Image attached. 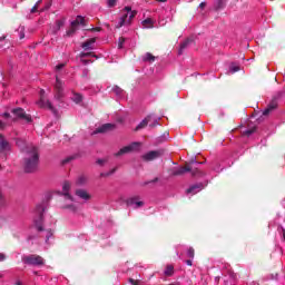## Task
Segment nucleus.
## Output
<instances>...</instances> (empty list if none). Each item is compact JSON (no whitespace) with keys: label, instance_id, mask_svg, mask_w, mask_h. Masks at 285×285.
I'll return each instance as SVG.
<instances>
[{"label":"nucleus","instance_id":"obj_22","mask_svg":"<svg viewBox=\"0 0 285 285\" xmlns=\"http://www.w3.org/2000/svg\"><path fill=\"white\" fill-rule=\"evenodd\" d=\"M88 184V178L83 175L78 176L76 179V186H86Z\"/></svg>","mask_w":285,"mask_h":285},{"label":"nucleus","instance_id":"obj_41","mask_svg":"<svg viewBox=\"0 0 285 285\" xmlns=\"http://www.w3.org/2000/svg\"><path fill=\"white\" fill-rule=\"evenodd\" d=\"M82 77H88V69H85V70L82 71Z\"/></svg>","mask_w":285,"mask_h":285},{"label":"nucleus","instance_id":"obj_23","mask_svg":"<svg viewBox=\"0 0 285 285\" xmlns=\"http://www.w3.org/2000/svg\"><path fill=\"white\" fill-rule=\"evenodd\" d=\"M63 23H66V21L62 20H57L55 27L52 28V32L57 33L59 32V30H61V28H63Z\"/></svg>","mask_w":285,"mask_h":285},{"label":"nucleus","instance_id":"obj_39","mask_svg":"<svg viewBox=\"0 0 285 285\" xmlns=\"http://www.w3.org/2000/svg\"><path fill=\"white\" fill-rule=\"evenodd\" d=\"M8 259V256L4 253H0V262H6Z\"/></svg>","mask_w":285,"mask_h":285},{"label":"nucleus","instance_id":"obj_1","mask_svg":"<svg viewBox=\"0 0 285 285\" xmlns=\"http://www.w3.org/2000/svg\"><path fill=\"white\" fill-rule=\"evenodd\" d=\"M71 186L72 185L68 180L62 184V195L65 197V203L62 204L61 208H63V210H69V213H77V210H79V204L77 200H75V197L70 195Z\"/></svg>","mask_w":285,"mask_h":285},{"label":"nucleus","instance_id":"obj_42","mask_svg":"<svg viewBox=\"0 0 285 285\" xmlns=\"http://www.w3.org/2000/svg\"><path fill=\"white\" fill-rule=\"evenodd\" d=\"M217 6H218V8H222V7L224 6V2H223L222 0H219V1L217 2Z\"/></svg>","mask_w":285,"mask_h":285},{"label":"nucleus","instance_id":"obj_16","mask_svg":"<svg viewBox=\"0 0 285 285\" xmlns=\"http://www.w3.org/2000/svg\"><path fill=\"white\" fill-rule=\"evenodd\" d=\"M158 157H161V151L154 150V151H148L147 154H145L142 156V159L145 161H153L154 159H158Z\"/></svg>","mask_w":285,"mask_h":285},{"label":"nucleus","instance_id":"obj_36","mask_svg":"<svg viewBox=\"0 0 285 285\" xmlns=\"http://www.w3.org/2000/svg\"><path fill=\"white\" fill-rule=\"evenodd\" d=\"M125 41H126V39H124V38H120V39L118 40V48H119V49L124 48Z\"/></svg>","mask_w":285,"mask_h":285},{"label":"nucleus","instance_id":"obj_52","mask_svg":"<svg viewBox=\"0 0 285 285\" xmlns=\"http://www.w3.org/2000/svg\"><path fill=\"white\" fill-rule=\"evenodd\" d=\"M3 39H6V37H1V38H0V41H3Z\"/></svg>","mask_w":285,"mask_h":285},{"label":"nucleus","instance_id":"obj_37","mask_svg":"<svg viewBox=\"0 0 285 285\" xmlns=\"http://www.w3.org/2000/svg\"><path fill=\"white\" fill-rule=\"evenodd\" d=\"M253 132H255V128L254 129H247L244 131V135H246L247 137H250V135H253Z\"/></svg>","mask_w":285,"mask_h":285},{"label":"nucleus","instance_id":"obj_17","mask_svg":"<svg viewBox=\"0 0 285 285\" xmlns=\"http://www.w3.org/2000/svg\"><path fill=\"white\" fill-rule=\"evenodd\" d=\"M76 197L82 199V202H88L90 199V195L86 189H77Z\"/></svg>","mask_w":285,"mask_h":285},{"label":"nucleus","instance_id":"obj_15","mask_svg":"<svg viewBox=\"0 0 285 285\" xmlns=\"http://www.w3.org/2000/svg\"><path fill=\"white\" fill-rule=\"evenodd\" d=\"M0 117H3V119H4V120H0V130H3V128H6V126H10V124H12V121H14V118H12V116H10L9 112L0 114Z\"/></svg>","mask_w":285,"mask_h":285},{"label":"nucleus","instance_id":"obj_55","mask_svg":"<svg viewBox=\"0 0 285 285\" xmlns=\"http://www.w3.org/2000/svg\"><path fill=\"white\" fill-rule=\"evenodd\" d=\"M1 197H2V195H1V193H0V199H1Z\"/></svg>","mask_w":285,"mask_h":285},{"label":"nucleus","instance_id":"obj_4","mask_svg":"<svg viewBox=\"0 0 285 285\" xmlns=\"http://www.w3.org/2000/svg\"><path fill=\"white\" fill-rule=\"evenodd\" d=\"M43 213H46V203H40L33 210V224L38 230H43L41 222H43Z\"/></svg>","mask_w":285,"mask_h":285},{"label":"nucleus","instance_id":"obj_31","mask_svg":"<svg viewBox=\"0 0 285 285\" xmlns=\"http://www.w3.org/2000/svg\"><path fill=\"white\" fill-rule=\"evenodd\" d=\"M112 92H115V95H117V97H122V95H124V90L119 87H114Z\"/></svg>","mask_w":285,"mask_h":285},{"label":"nucleus","instance_id":"obj_30","mask_svg":"<svg viewBox=\"0 0 285 285\" xmlns=\"http://www.w3.org/2000/svg\"><path fill=\"white\" fill-rule=\"evenodd\" d=\"M71 99H72V101H75V104H81L83 97L81 96V94H73Z\"/></svg>","mask_w":285,"mask_h":285},{"label":"nucleus","instance_id":"obj_46","mask_svg":"<svg viewBox=\"0 0 285 285\" xmlns=\"http://www.w3.org/2000/svg\"><path fill=\"white\" fill-rule=\"evenodd\" d=\"M129 282L134 285H137V282H135V279L130 278Z\"/></svg>","mask_w":285,"mask_h":285},{"label":"nucleus","instance_id":"obj_9","mask_svg":"<svg viewBox=\"0 0 285 285\" xmlns=\"http://www.w3.org/2000/svg\"><path fill=\"white\" fill-rule=\"evenodd\" d=\"M139 148H141V142H131L130 145L122 147L116 154V157H121V155H128V153H137Z\"/></svg>","mask_w":285,"mask_h":285},{"label":"nucleus","instance_id":"obj_51","mask_svg":"<svg viewBox=\"0 0 285 285\" xmlns=\"http://www.w3.org/2000/svg\"><path fill=\"white\" fill-rule=\"evenodd\" d=\"M26 37V35L21 33L20 35V39H23Z\"/></svg>","mask_w":285,"mask_h":285},{"label":"nucleus","instance_id":"obj_32","mask_svg":"<svg viewBox=\"0 0 285 285\" xmlns=\"http://www.w3.org/2000/svg\"><path fill=\"white\" fill-rule=\"evenodd\" d=\"M187 257H189L190 259H195V248L189 247L187 249Z\"/></svg>","mask_w":285,"mask_h":285},{"label":"nucleus","instance_id":"obj_43","mask_svg":"<svg viewBox=\"0 0 285 285\" xmlns=\"http://www.w3.org/2000/svg\"><path fill=\"white\" fill-rule=\"evenodd\" d=\"M186 264H187V266H193V261L188 259V261H186Z\"/></svg>","mask_w":285,"mask_h":285},{"label":"nucleus","instance_id":"obj_2","mask_svg":"<svg viewBox=\"0 0 285 285\" xmlns=\"http://www.w3.org/2000/svg\"><path fill=\"white\" fill-rule=\"evenodd\" d=\"M26 154L24 170L26 173H35L37 166H39V151L37 150V147L30 145L27 147Z\"/></svg>","mask_w":285,"mask_h":285},{"label":"nucleus","instance_id":"obj_24","mask_svg":"<svg viewBox=\"0 0 285 285\" xmlns=\"http://www.w3.org/2000/svg\"><path fill=\"white\" fill-rule=\"evenodd\" d=\"M239 70H240L239 65H237V62H232L229 65L228 75H235V72H239Z\"/></svg>","mask_w":285,"mask_h":285},{"label":"nucleus","instance_id":"obj_13","mask_svg":"<svg viewBox=\"0 0 285 285\" xmlns=\"http://www.w3.org/2000/svg\"><path fill=\"white\" fill-rule=\"evenodd\" d=\"M77 26H86V18L81 17V16H77V18L75 19V21L71 22V30L67 31L68 37H70V35H72V32H75V30H77Z\"/></svg>","mask_w":285,"mask_h":285},{"label":"nucleus","instance_id":"obj_35","mask_svg":"<svg viewBox=\"0 0 285 285\" xmlns=\"http://www.w3.org/2000/svg\"><path fill=\"white\" fill-rule=\"evenodd\" d=\"M39 3H41V0H39L33 8L31 9V13L35 14V12H37V10H39Z\"/></svg>","mask_w":285,"mask_h":285},{"label":"nucleus","instance_id":"obj_38","mask_svg":"<svg viewBox=\"0 0 285 285\" xmlns=\"http://www.w3.org/2000/svg\"><path fill=\"white\" fill-rule=\"evenodd\" d=\"M50 237H52V229L47 230V233H46V242H48V239H50Z\"/></svg>","mask_w":285,"mask_h":285},{"label":"nucleus","instance_id":"obj_33","mask_svg":"<svg viewBox=\"0 0 285 285\" xmlns=\"http://www.w3.org/2000/svg\"><path fill=\"white\" fill-rule=\"evenodd\" d=\"M107 6L108 8H115L117 6V0H108Z\"/></svg>","mask_w":285,"mask_h":285},{"label":"nucleus","instance_id":"obj_25","mask_svg":"<svg viewBox=\"0 0 285 285\" xmlns=\"http://www.w3.org/2000/svg\"><path fill=\"white\" fill-rule=\"evenodd\" d=\"M193 40L191 39H187L185 40L181 45L180 48L178 50V55H184V50H186V48H188V46L190 45Z\"/></svg>","mask_w":285,"mask_h":285},{"label":"nucleus","instance_id":"obj_48","mask_svg":"<svg viewBox=\"0 0 285 285\" xmlns=\"http://www.w3.org/2000/svg\"><path fill=\"white\" fill-rule=\"evenodd\" d=\"M68 161H70V158L65 159L63 164H68Z\"/></svg>","mask_w":285,"mask_h":285},{"label":"nucleus","instance_id":"obj_10","mask_svg":"<svg viewBox=\"0 0 285 285\" xmlns=\"http://www.w3.org/2000/svg\"><path fill=\"white\" fill-rule=\"evenodd\" d=\"M65 92H63V81H61V79H59V77H56V83H55V99L56 101H61V99H63L65 97Z\"/></svg>","mask_w":285,"mask_h":285},{"label":"nucleus","instance_id":"obj_34","mask_svg":"<svg viewBox=\"0 0 285 285\" xmlns=\"http://www.w3.org/2000/svg\"><path fill=\"white\" fill-rule=\"evenodd\" d=\"M108 159L106 158H99L96 163L98 164V166H104L105 164H107Z\"/></svg>","mask_w":285,"mask_h":285},{"label":"nucleus","instance_id":"obj_45","mask_svg":"<svg viewBox=\"0 0 285 285\" xmlns=\"http://www.w3.org/2000/svg\"><path fill=\"white\" fill-rule=\"evenodd\" d=\"M189 164H202V163H197L196 159H191Z\"/></svg>","mask_w":285,"mask_h":285},{"label":"nucleus","instance_id":"obj_7","mask_svg":"<svg viewBox=\"0 0 285 285\" xmlns=\"http://www.w3.org/2000/svg\"><path fill=\"white\" fill-rule=\"evenodd\" d=\"M38 106H40V108L51 110V112L57 117V109H55L50 100L46 99V91L43 89L40 90V100L38 101Z\"/></svg>","mask_w":285,"mask_h":285},{"label":"nucleus","instance_id":"obj_8","mask_svg":"<svg viewBox=\"0 0 285 285\" xmlns=\"http://www.w3.org/2000/svg\"><path fill=\"white\" fill-rule=\"evenodd\" d=\"M23 264H28L29 266H43V258L39 255H29L22 257Z\"/></svg>","mask_w":285,"mask_h":285},{"label":"nucleus","instance_id":"obj_6","mask_svg":"<svg viewBox=\"0 0 285 285\" xmlns=\"http://www.w3.org/2000/svg\"><path fill=\"white\" fill-rule=\"evenodd\" d=\"M146 126H149L150 128L159 126V118L147 116L142 121L139 122L135 130H142V128H146Z\"/></svg>","mask_w":285,"mask_h":285},{"label":"nucleus","instance_id":"obj_53","mask_svg":"<svg viewBox=\"0 0 285 285\" xmlns=\"http://www.w3.org/2000/svg\"><path fill=\"white\" fill-rule=\"evenodd\" d=\"M214 170H215L216 173H219V169H217V168H214Z\"/></svg>","mask_w":285,"mask_h":285},{"label":"nucleus","instance_id":"obj_12","mask_svg":"<svg viewBox=\"0 0 285 285\" xmlns=\"http://www.w3.org/2000/svg\"><path fill=\"white\" fill-rule=\"evenodd\" d=\"M207 186H208V181H206L205 184H203V183L195 184L186 190V194L187 195H197V193H202V190H204L205 187H207Z\"/></svg>","mask_w":285,"mask_h":285},{"label":"nucleus","instance_id":"obj_28","mask_svg":"<svg viewBox=\"0 0 285 285\" xmlns=\"http://www.w3.org/2000/svg\"><path fill=\"white\" fill-rule=\"evenodd\" d=\"M142 61H149V63H153L155 61V56L151 53L147 52L142 56Z\"/></svg>","mask_w":285,"mask_h":285},{"label":"nucleus","instance_id":"obj_18","mask_svg":"<svg viewBox=\"0 0 285 285\" xmlns=\"http://www.w3.org/2000/svg\"><path fill=\"white\" fill-rule=\"evenodd\" d=\"M7 150H10V142L6 140L3 135H0V153H6Z\"/></svg>","mask_w":285,"mask_h":285},{"label":"nucleus","instance_id":"obj_20","mask_svg":"<svg viewBox=\"0 0 285 285\" xmlns=\"http://www.w3.org/2000/svg\"><path fill=\"white\" fill-rule=\"evenodd\" d=\"M141 26L142 28H155V20H153V18H147L145 20L141 21Z\"/></svg>","mask_w":285,"mask_h":285},{"label":"nucleus","instance_id":"obj_14","mask_svg":"<svg viewBox=\"0 0 285 285\" xmlns=\"http://www.w3.org/2000/svg\"><path fill=\"white\" fill-rule=\"evenodd\" d=\"M116 125L115 124H105L101 125L100 127L96 128V130L92 132V135H99V134H106L110 132L111 130H115Z\"/></svg>","mask_w":285,"mask_h":285},{"label":"nucleus","instance_id":"obj_21","mask_svg":"<svg viewBox=\"0 0 285 285\" xmlns=\"http://www.w3.org/2000/svg\"><path fill=\"white\" fill-rule=\"evenodd\" d=\"M91 56L92 53L90 52L80 53L81 63H83V66H88V63H92V61L86 59V57H91ZM92 57H97V56H92Z\"/></svg>","mask_w":285,"mask_h":285},{"label":"nucleus","instance_id":"obj_50","mask_svg":"<svg viewBox=\"0 0 285 285\" xmlns=\"http://www.w3.org/2000/svg\"><path fill=\"white\" fill-rule=\"evenodd\" d=\"M283 239L285 242V229H283Z\"/></svg>","mask_w":285,"mask_h":285},{"label":"nucleus","instance_id":"obj_19","mask_svg":"<svg viewBox=\"0 0 285 285\" xmlns=\"http://www.w3.org/2000/svg\"><path fill=\"white\" fill-rule=\"evenodd\" d=\"M128 206H131V208H141L144 202L139 200V198H130L128 200Z\"/></svg>","mask_w":285,"mask_h":285},{"label":"nucleus","instance_id":"obj_5","mask_svg":"<svg viewBox=\"0 0 285 285\" xmlns=\"http://www.w3.org/2000/svg\"><path fill=\"white\" fill-rule=\"evenodd\" d=\"M186 173H191L193 177H204L206 175L205 173L200 171L198 168H193V167H180L177 169H173L171 176L173 177H179L181 175H186Z\"/></svg>","mask_w":285,"mask_h":285},{"label":"nucleus","instance_id":"obj_44","mask_svg":"<svg viewBox=\"0 0 285 285\" xmlns=\"http://www.w3.org/2000/svg\"><path fill=\"white\" fill-rule=\"evenodd\" d=\"M199 8H202V9L206 8V2H202V3L199 4Z\"/></svg>","mask_w":285,"mask_h":285},{"label":"nucleus","instance_id":"obj_49","mask_svg":"<svg viewBox=\"0 0 285 285\" xmlns=\"http://www.w3.org/2000/svg\"><path fill=\"white\" fill-rule=\"evenodd\" d=\"M160 3H166L168 0H158Z\"/></svg>","mask_w":285,"mask_h":285},{"label":"nucleus","instance_id":"obj_3","mask_svg":"<svg viewBox=\"0 0 285 285\" xmlns=\"http://www.w3.org/2000/svg\"><path fill=\"white\" fill-rule=\"evenodd\" d=\"M134 17H137V11L132 10L130 7H125L121 10V17L116 24V28H124V26H130V21H132Z\"/></svg>","mask_w":285,"mask_h":285},{"label":"nucleus","instance_id":"obj_27","mask_svg":"<svg viewBox=\"0 0 285 285\" xmlns=\"http://www.w3.org/2000/svg\"><path fill=\"white\" fill-rule=\"evenodd\" d=\"M275 107H276L275 102H271L268 105V107L263 111V116L266 117V116L271 115V111L275 110Z\"/></svg>","mask_w":285,"mask_h":285},{"label":"nucleus","instance_id":"obj_26","mask_svg":"<svg viewBox=\"0 0 285 285\" xmlns=\"http://www.w3.org/2000/svg\"><path fill=\"white\" fill-rule=\"evenodd\" d=\"M95 43V38L88 40L87 42L82 43L83 50H92V45Z\"/></svg>","mask_w":285,"mask_h":285},{"label":"nucleus","instance_id":"obj_11","mask_svg":"<svg viewBox=\"0 0 285 285\" xmlns=\"http://www.w3.org/2000/svg\"><path fill=\"white\" fill-rule=\"evenodd\" d=\"M12 115L16 116V119H23L28 124H30V121H32V117H30V115L26 114V111L21 108L12 109Z\"/></svg>","mask_w":285,"mask_h":285},{"label":"nucleus","instance_id":"obj_54","mask_svg":"<svg viewBox=\"0 0 285 285\" xmlns=\"http://www.w3.org/2000/svg\"><path fill=\"white\" fill-rule=\"evenodd\" d=\"M115 173V170H112V171H110L109 174H107V175H112Z\"/></svg>","mask_w":285,"mask_h":285},{"label":"nucleus","instance_id":"obj_40","mask_svg":"<svg viewBox=\"0 0 285 285\" xmlns=\"http://www.w3.org/2000/svg\"><path fill=\"white\" fill-rule=\"evenodd\" d=\"M66 65L65 63H60L58 66H56V70H61V68H63Z\"/></svg>","mask_w":285,"mask_h":285},{"label":"nucleus","instance_id":"obj_29","mask_svg":"<svg viewBox=\"0 0 285 285\" xmlns=\"http://www.w3.org/2000/svg\"><path fill=\"white\" fill-rule=\"evenodd\" d=\"M164 273L167 277H170L173 276V273H175V267L173 265H168Z\"/></svg>","mask_w":285,"mask_h":285},{"label":"nucleus","instance_id":"obj_47","mask_svg":"<svg viewBox=\"0 0 285 285\" xmlns=\"http://www.w3.org/2000/svg\"><path fill=\"white\" fill-rule=\"evenodd\" d=\"M14 285H23L21 281H17Z\"/></svg>","mask_w":285,"mask_h":285}]
</instances>
